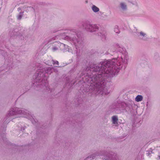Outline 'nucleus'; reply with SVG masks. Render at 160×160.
I'll list each match as a JSON object with an SVG mask.
<instances>
[{"mask_svg": "<svg viewBox=\"0 0 160 160\" xmlns=\"http://www.w3.org/2000/svg\"><path fill=\"white\" fill-rule=\"evenodd\" d=\"M116 61H106L101 62L98 65H90V71L92 75H89L88 79L90 85V91L92 95H107L108 93L105 87L106 82L104 77H109L117 74L122 65L127 64L128 60L121 57H118Z\"/></svg>", "mask_w": 160, "mask_h": 160, "instance_id": "nucleus-1", "label": "nucleus"}, {"mask_svg": "<svg viewBox=\"0 0 160 160\" xmlns=\"http://www.w3.org/2000/svg\"><path fill=\"white\" fill-rule=\"evenodd\" d=\"M73 33H74L72 34L71 32L70 31V34L69 35L66 36L65 37V39L72 42L73 43V44L76 47H77L78 46V44H81V43L79 41L80 39L79 38H78V39H76V36H77V37H78L77 35L75 33L73 32Z\"/></svg>", "mask_w": 160, "mask_h": 160, "instance_id": "nucleus-2", "label": "nucleus"}, {"mask_svg": "<svg viewBox=\"0 0 160 160\" xmlns=\"http://www.w3.org/2000/svg\"><path fill=\"white\" fill-rule=\"evenodd\" d=\"M83 26L87 31L91 32L96 31L98 29V27L97 25L91 24L89 22L84 23Z\"/></svg>", "mask_w": 160, "mask_h": 160, "instance_id": "nucleus-3", "label": "nucleus"}, {"mask_svg": "<svg viewBox=\"0 0 160 160\" xmlns=\"http://www.w3.org/2000/svg\"><path fill=\"white\" fill-rule=\"evenodd\" d=\"M23 113V111L19 108H14L11 109L9 112L8 115L9 116H12L18 114H21Z\"/></svg>", "mask_w": 160, "mask_h": 160, "instance_id": "nucleus-4", "label": "nucleus"}, {"mask_svg": "<svg viewBox=\"0 0 160 160\" xmlns=\"http://www.w3.org/2000/svg\"><path fill=\"white\" fill-rule=\"evenodd\" d=\"M116 156V155L115 154H113L112 155L111 154H110L109 153L105 157L104 159L107 160H115L114 159L115 158L116 159V158L115 157V156Z\"/></svg>", "mask_w": 160, "mask_h": 160, "instance_id": "nucleus-5", "label": "nucleus"}, {"mask_svg": "<svg viewBox=\"0 0 160 160\" xmlns=\"http://www.w3.org/2000/svg\"><path fill=\"white\" fill-rule=\"evenodd\" d=\"M112 123L116 125L118 124V117L116 116H113L112 118Z\"/></svg>", "mask_w": 160, "mask_h": 160, "instance_id": "nucleus-6", "label": "nucleus"}, {"mask_svg": "<svg viewBox=\"0 0 160 160\" xmlns=\"http://www.w3.org/2000/svg\"><path fill=\"white\" fill-rule=\"evenodd\" d=\"M142 99L143 97L142 96L140 95H138L135 98V100L138 102H139L142 101Z\"/></svg>", "mask_w": 160, "mask_h": 160, "instance_id": "nucleus-7", "label": "nucleus"}, {"mask_svg": "<svg viewBox=\"0 0 160 160\" xmlns=\"http://www.w3.org/2000/svg\"><path fill=\"white\" fill-rule=\"evenodd\" d=\"M92 11L95 12H98L99 10V8L94 5H92Z\"/></svg>", "mask_w": 160, "mask_h": 160, "instance_id": "nucleus-8", "label": "nucleus"}, {"mask_svg": "<svg viewBox=\"0 0 160 160\" xmlns=\"http://www.w3.org/2000/svg\"><path fill=\"white\" fill-rule=\"evenodd\" d=\"M114 31L116 33H119L120 32V31L118 29V26H116L114 28Z\"/></svg>", "mask_w": 160, "mask_h": 160, "instance_id": "nucleus-9", "label": "nucleus"}, {"mask_svg": "<svg viewBox=\"0 0 160 160\" xmlns=\"http://www.w3.org/2000/svg\"><path fill=\"white\" fill-rule=\"evenodd\" d=\"M23 12H20L19 14L17 16V18L18 20H20L23 15Z\"/></svg>", "mask_w": 160, "mask_h": 160, "instance_id": "nucleus-10", "label": "nucleus"}, {"mask_svg": "<svg viewBox=\"0 0 160 160\" xmlns=\"http://www.w3.org/2000/svg\"><path fill=\"white\" fill-rule=\"evenodd\" d=\"M120 6L121 8L122 9H125L126 8V6L123 3H120Z\"/></svg>", "mask_w": 160, "mask_h": 160, "instance_id": "nucleus-11", "label": "nucleus"}, {"mask_svg": "<svg viewBox=\"0 0 160 160\" xmlns=\"http://www.w3.org/2000/svg\"><path fill=\"white\" fill-rule=\"evenodd\" d=\"M47 70H46V69H45V70L46 71V72L47 73H49L50 74L51 73V69L48 68H47Z\"/></svg>", "mask_w": 160, "mask_h": 160, "instance_id": "nucleus-12", "label": "nucleus"}, {"mask_svg": "<svg viewBox=\"0 0 160 160\" xmlns=\"http://www.w3.org/2000/svg\"><path fill=\"white\" fill-rule=\"evenodd\" d=\"M98 35H100L101 37H102V38H104V39H105L106 37L105 35L104 34H102V33L100 32V34H99Z\"/></svg>", "mask_w": 160, "mask_h": 160, "instance_id": "nucleus-13", "label": "nucleus"}, {"mask_svg": "<svg viewBox=\"0 0 160 160\" xmlns=\"http://www.w3.org/2000/svg\"><path fill=\"white\" fill-rule=\"evenodd\" d=\"M53 62V64L54 65H55V64H56L57 65H58L59 64V62L58 61H54L53 60H52Z\"/></svg>", "mask_w": 160, "mask_h": 160, "instance_id": "nucleus-14", "label": "nucleus"}, {"mask_svg": "<svg viewBox=\"0 0 160 160\" xmlns=\"http://www.w3.org/2000/svg\"><path fill=\"white\" fill-rule=\"evenodd\" d=\"M40 73H41V72H39L37 73V74H38L37 77L36 78V79L37 80L38 79H39V77H40L41 76V74Z\"/></svg>", "mask_w": 160, "mask_h": 160, "instance_id": "nucleus-15", "label": "nucleus"}, {"mask_svg": "<svg viewBox=\"0 0 160 160\" xmlns=\"http://www.w3.org/2000/svg\"><path fill=\"white\" fill-rule=\"evenodd\" d=\"M44 83H45V84H44V85L45 86L47 87L48 86V82H47V80L44 81Z\"/></svg>", "mask_w": 160, "mask_h": 160, "instance_id": "nucleus-16", "label": "nucleus"}, {"mask_svg": "<svg viewBox=\"0 0 160 160\" xmlns=\"http://www.w3.org/2000/svg\"><path fill=\"white\" fill-rule=\"evenodd\" d=\"M58 48L57 47H53L52 48V50L54 51L57 50H58Z\"/></svg>", "mask_w": 160, "mask_h": 160, "instance_id": "nucleus-17", "label": "nucleus"}, {"mask_svg": "<svg viewBox=\"0 0 160 160\" xmlns=\"http://www.w3.org/2000/svg\"><path fill=\"white\" fill-rule=\"evenodd\" d=\"M140 35H142L143 36H144L145 34V33H143V32H141L140 33Z\"/></svg>", "mask_w": 160, "mask_h": 160, "instance_id": "nucleus-18", "label": "nucleus"}, {"mask_svg": "<svg viewBox=\"0 0 160 160\" xmlns=\"http://www.w3.org/2000/svg\"><path fill=\"white\" fill-rule=\"evenodd\" d=\"M42 82H43V80H42Z\"/></svg>", "mask_w": 160, "mask_h": 160, "instance_id": "nucleus-19", "label": "nucleus"}, {"mask_svg": "<svg viewBox=\"0 0 160 160\" xmlns=\"http://www.w3.org/2000/svg\"><path fill=\"white\" fill-rule=\"evenodd\" d=\"M159 158H160V156H159Z\"/></svg>", "mask_w": 160, "mask_h": 160, "instance_id": "nucleus-20", "label": "nucleus"}]
</instances>
